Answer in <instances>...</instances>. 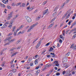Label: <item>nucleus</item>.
<instances>
[{
  "instance_id": "nucleus-1",
  "label": "nucleus",
  "mask_w": 76,
  "mask_h": 76,
  "mask_svg": "<svg viewBox=\"0 0 76 76\" xmlns=\"http://www.w3.org/2000/svg\"><path fill=\"white\" fill-rule=\"evenodd\" d=\"M12 38V37H10L7 38L5 39V41H8V42L6 44V45H9V44H10L11 42H12L15 41V39L11 40V38Z\"/></svg>"
},
{
  "instance_id": "nucleus-2",
  "label": "nucleus",
  "mask_w": 76,
  "mask_h": 76,
  "mask_svg": "<svg viewBox=\"0 0 76 76\" xmlns=\"http://www.w3.org/2000/svg\"><path fill=\"white\" fill-rule=\"evenodd\" d=\"M38 23H36L34 24L33 25H32L31 27H29V28L28 29V30L27 31V32H28L31 31V30L32 29H33V28H34V27L36 26L37 25H38Z\"/></svg>"
},
{
  "instance_id": "nucleus-3",
  "label": "nucleus",
  "mask_w": 76,
  "mask_h": 76,
  "mask_svg": "<svg viewBox=\"0 0 76 76\" xmlns=\"http://www.w3.org/2000/svg\"><path fill=\"white\" fill-rule=\"evenodd\" d=\"M26 19L27 20L28 22L30 23V22H32V20H31V19L28 16H26Z\"/></svg>"
},
{
  "instance_id": "nucleus-4",
  "label": "nucleus",
  "mask_w": 76,
  "mask_h": 76,
  "mask_svg": "<svg viewBox=\"0 0 76 76\" xmlns=\"http://www.w3.org/2000/svg\"><path fill=\"white\" fill-rule=\"evenodd\" d=\"M8 16L7 18V20H9V19H11V18L12 17V15H10V14H8Z\"/></svg>"
},
{
  "instance_id": "nucleus-5",
  "label": "nucleus",
  "mask_w": 76,
  "mask_h": 76,
  "mask_svg": "<svg viewBox=\"0 0 76 76\" xmlns=\"http://www.w3.org/2000/svg\"><path fill=\"white\" fill-rule=\"evenodd\" d=\"M23 26H24L23 25H22L21 26H20L19 28H18L16 30V31H18L19 30H20V29H21L22 28H23Z\"/></svg>"
},
{
  "instance_id": "nucleus-6",
  "label": "nucleus",
  "mask_w": 76,
  "mask_h": 76,
  "mask_svg": "<svg viewBox=\"0 0 76 76\" xmlns=\"http://www.w3.org/2000/svg\"><path fill=\"white\" fill-rule=\"evenodd\" d=\"M40 44H41V41H40L36 47V49H37L38 47H39V45H40Z\"/></svg>"
},
{
  "instance_id": "nucleus-7",
  "label": "nucleus",
  "mask_w": 76,
  "mask_h": 76,
  "mask_svg": "<svg viewBox=\"0 0 76 76\" xmlns=\"http://www.w3.org/2000/svg\"><path fill=\"white\" fill-rule=\"evenodd\" d=\"M5 64L6 62H3L2 63V64L1 65V66H2V67H4Z\"/></svg>"
},
{
  "instance_id": "nucleus-8",
  "label": "nucleus",
  "mask_w": 76,
  "mask_h": 76,
  "mask_svg": "<svg viewBox=\"0 0 76 76\" xmlns=\"http://www.w3.org/2000/svg\"><path fill=\"white\" fill-rule=\"evenodd\" d=\"M7 26V25H6V24L5 23L4 24L3 26L1 27V28H6Z\"/></svg>"
},
{
  "instance_id": "nucleus-9",
  "label": "nucleus",
  "mask_w": 76,
  "mask_h": 76,
  "mask_svg": "<svg viewBox=\"0 0 76 76\" xmlns=\"http://www.w3.org/2000/svg\"><path fill=\"white\" fill-rule=\"evenodd\" d=\"M32 60V59L30 58L27 61V63H30V62Z\"/></svg>"
},
{
  "instance_id": "nucleus-10",
  "label": "nucleus",
  "mask_w": 76,
  "mask_h": 76,
  "mask_svg": "<svg viewBox=\"0 0 76 76\" xmlns=\"http://www.w3.org/2000/svg\"><path fill=\"white\" fill-rule=\"evenodd\" d=\"M54 25V24H52L50 25V26L48 27V28L49 29H50V28H51V27L53 26V25Z\"/></svg>"
},
{
  "instance_id": "nucleus-11",
  "label": "nucleus",
  "mask_w": 76,
  "mask_h": 76,
  "mask_svg": "<svg viewBox=\"0 0 76 76\" xmlns=\"http://www.w3.org/2000/svg\"><path fill=\"white\" fill-rule=\"evenodd\" d=\"M73 31H74V32L73 33V34H76V28H74V29H73Z\"/></svg>"
},
{
  "instance_id": "nucleus-12",
  "label": "nucleus",
  "mask_w": 76,
  "mask_h": 76,
  "mask_svg": "<svg viewBox=\"0 0 76 76\" xmlns=\"http://www.w3.org/2000/svg\"><path fill=\"white\" fill-rule=\"evenodd\" d=\"M21 41H22V40L21 39H20L19 40H18L16 42L17 44H18Z\"/></svg>"
},
{
  "instance_id": "nucleus-13",
  "label": "nucleus",
  "mask_w": 76,
  "mask_h": 76,
  "mask_svg": "<svg viewBox=\"0 0 76 76\" xmlns=\"http://www.w3.org/2000/svg\"><path fill=\"white\" fill-rule=\"evenodd\" d=\"M17 53H18L15 52L14 53H13L11 57H13V56H15V55H16V54H17Z\"/></svg>"
},
{
  "instance_id": "nucleus-14",
  "label": "nucleus",
  "mask_w": 76,
  "mask_h": 76,
  "mask_svg": "<svg viewBox=\"0 0 76 76\" xmlns=\"http://www.w3.org/2000/svg\"><path fill=\"white\" fill-rule=\"evenodd\" d=\"M57 12H54L53 14V16H56V15H57Z\"/></svg>"
},
{
  "instance_id": "nucleus-15",
  "label": "nucleus",
  "mask_w": 76,
  "mask_h": 76,
  "mask_svg": "<svg viewBox=\"0 0 76 76\" xmlns=\"http://www.w3.org/2000/svg\"><path fill=\"white\" fill-rule=\"evenodd\" d=\"M70 52H68L67 53L66 55V57H67V56H69V55H70Z\"/></svg>"
},
{
  "instance_id": "nucleus-16",
  "label": "nucleus",
  "mask_w": 76,
  "mask_h": 76,
  "mask_svg": "<svg viewBox=\"0 0 76 76\" xmlns=\"http://www.w3.org/2000/svg\"><path fill=\"white\" fill-rule=\"evenodd\" d=\"M15 67V65H14V64H12L11 65V67L12 69H13V68H14V67Z\"/></svg>"
},
{
  "instance_id": "nucleus-17",
  "label": "nucleus",
  "mask_w": 76,
  "mask_h": 76,
  "mask_svg": "<svg viewBox=\"0 0 76 76\" xmlns=\"http://www.w3.org/2000/svg\"><path fill=\"white\" fill-rule=\"evenodd\" d=\"M35 64H38V60L36 59L35 61Z\"/></svg>"
},
{
  "instance_id": "nucleus-18",
  "label": "nucleus",
  "mask_w": 76,
  "mask_h": 76,
  "mask_svg": "<svg viewBox=\"0 0 76 76\" xmlns=\"http://www.w3.org/2000/svg\"><path fill=\"white\" fill-rule=\"evenodd\" d=\"M12 70H13V73H15V72H16V69H12Z\"/></svg>"
},
{
  "instance_id": "nucleus-19",
  "label": "nucleus",
  "mask_w": 76,
  "mask_h": 76,
  "mask_svg": "<svg viewBox=\"0 0 76 76\" xmlns=\"http://www.w3.org/2000/svg\"><path fill=\"white\" fill-rule=\"evenodd\" d=\"M47 13V12L46 11V10L44 11V13H43V15H45V14H46V13Z\"/></svg>"
},
{
  "instance_id": "nucleus-20",
  "label": "nucleus",
  "mask_w": 76,
  "mask_h": 76,
  "mask_svg": "<svg viewBox=\"0 0 76 76\" xmlns=\"http://www.w3.org/2000/svg\"><path fill=\"white\" fill-rule=\"evenodd\" d=\"M54 50V49L53 48H50L49 51H52V50Z\"/></svg>"
},
{
  "instance_id": "nucleus-21",
  "label": "nucleus",
  "mask_w": 76,
  "mask_h": 76,
  "mask_svg": "<svg viewBox=\"0 0 76 76\" xmlns=\"http://www.w3.org/2000/svg\"><path fill=\"white\" fill-rule=\"evenodd\" d=\"M12 24H10L8 26V28H10V29H11V28H12Z\"/></svg>"
},
{
  "instance_id": "nucleus-22",
  "label": "nucleus",
  "mask_w": 76,
  "mask_h": 76,
  "mask_svg": "<svg viewBox=\"0 0 76 76\" xmlns=\"http://www.w3.org/2000/svg\"><path fill=\"white\" fill-rule=\"evenodd\" d=\"M1 6L2 7H4V8L5 7V5H4V4H2L1 5Z\"/></svg>"
},
{
  "instance_id": "nucleus-23",
  "label": "nucleus",
  "mask_w": 76,
  "mask_h": 76,
  "mask_svg": "<svg viewBox=\"0 0 76 76\" xmlns=\"http://www.w3.org/2000/svg\"><path fill=\"white\" fill-rule=\"evenodd\" d=\"M74 46H75V45H74V44H72L70 47V48H73V47H74Z\"/></svg>"
},
{
  "instance_id": "nucleus-24",
  "label": "nucleus",
  "mask_w": 76,
  "mask_h": 76,
  "mask_svg": "<svg viewBox=\"0 0 76 76\" xmlns=\"http://www.w3.org/2000/svg\"><path fill=\"white\" fill-rule=\"evenodd\" d=\"M51 42H50L48 43L45 45V46H48V45H50V43H51Z\"/></svg>"
},
{
  "instance_id": "nucleus-25",
  "label": "nucleus",
  "mask_w": 76,
  "mask_h": 76,
  "mask_svg": "<svg viewBox=\"0 0 76 76\" xmlns=\"http://www.w3.org/2000/svg\"><path fill=\"white\" fill-rule=\"evenodd\" d=\"M45 51H46V50H45V49L42 52L41 54H44V53H45Z\"/></svg>"
},
{
  "instance_id": "nucleus-26",
  "label": "nucleus",
  "mask_w": 76,
  "mask_h": 76,
  "mask_svg": "<svg viewBox=\"0 0 76 76\" xmlns=\"http://www.w3.org/2000/svg\"><path fill=\"white\" fill-rule=\"evenodd\" d=\"M2 2L3 3H4V4H6V1L5 0H2Z\"/></svg>"
},
{
  "instance_id": "nucleus-27",
  "label": "nucleus",
  "mask_w": 76,
  "mask_h": 76,
  "mask_svg": "<svg viewBox=\"0 0 76 76\" xmlns=\"http://www.w3.org/2000/svg\"><path fill=\"white\" fill-rule=\"evenodd\" d=\"M38 39H35L33 42V44H34V43H35V42H36V41H37Z\"/></svg>"
},
{
  "instance_id": "nucleus-28",
  "label": "nucleus",
  "mask_w": 76,
  "mask_h": 76,
  "mask_svg": "<svg viewBox=\"0 0 76 76\" xmlns=\"http://www.w3.org/2000/svg\"><path fill=\"white\" fill-rule=\"evenodd\" d=\"M76 24V22H75V23H73L72 24V26H75V24Z\"/></svg>"
},
{
  "instance_id": "nucleus-29",
  "label": "nucleus",
  "mask_w": 76,
  "mask_h": 76,
  "mask_svg": "<svg viewBox=\"0 0 76 76\" xmlns=\"http://www.w3.org/2000/svg\"><path fill=\"white\" fill-rule=\"evenodd\" d=\"M39 66H40V67H41V66H43V64H40L39 65Z\"/></svg>"
},
{
  "instance_id": "nucleus-30",
  "label": "nucleus",
  "mask_w": 76,
  "mask_h": 76,
  "mask_svg": "<svg viewBox=\"0 0 76 76\" xmlns=\"http://www.w3.org/2000/svg\"><path fill=\"white\" fill-rule=\"evenodd\" d=\"M73 31H74L73 29L72 30H71L70 32H69V34H71V33H72V32H73Z\"/></svg>"
},
{
  "instance_id": "nucleus-31",
  "label": "nucleus",
  "mask_w": 76,
  "mask_h": 76,
  "mask_svg": "<svg viewBox=\"0 0 76 76\" xmlns=\"http://www.w3.org/2000/svg\"><path fill=\"white\" fill-rule=\"evenodd\" d=\"M15 28H16V26H14V27L13 28V30H12V32H14V31H15Z\"/></svg>"
},
{
  "instance_id": "nucleus-32",
  "label": "nucleus",
  "mask_w": 76,
  "mask_h": 76,
  "mask_svg": "<svg viewBox=\"0 0 76 76\" xmlns=\"http://www.w3.org/2000/svg\"><path fill=\"white\" fill-rule=\"evenodd\" d=\"M40 72V70H38L36 72L37 74H38Z\"/></svg>"
},
{
  "instance_id": "nucleus-33",
  "label": "nucleus",
  "mask_w": 76,
  "mask_h": 76,
  "mask_svg": "<svg viewBox=\"0 0 76 76\" xmlns=\"http://www.w3.org/2000/svg\"><path fill=\"white\" fill-rule=\"evenodd\" d=\"M57 9H58V7H56L53 11L54 12H55V11H56V10H57Z\"/></svg>"
},
{
  "instance_id": "nucleus-34",
  "label": "nucleus",
  "mask_w": 76,
  "mask_h": 76,
  "mask_svg": "<svg viewBox=\"0 0 76 76\" xmlns=\"http://www.w3.org/2000/svg\"><path fill=\"white\" fill-rule=\"evenodd\" d=\"M69 31H70V30H68L67 31H66L65 32L66 34H67L68 33V32H69Z\"/></svg>"
},
{
  "instance_id": "nucleus-35",
  "label": "nucleus",
  "mask_w": 76,
  "mask_h": 76,
  "mask_svg": "<svg viewBox=\"0 0 76 76\" xmlns=\"http://www.w3.org/2000/svg\"><path fill=\"white\" fill-rule=\"evenodd\" d=\"M22 5L23 7H25V4L24 3H23Z\"/></svg>"
},
{
  "instance_id": "nucleus-36",
  "label": "nucleus",
  "mask_w": 76,
  "mask_h": 76,
  "mask_svg": "<svg viewBox=\"0 0 76 76\" xmlns=\"http://www.w3.org/2000/svg\"><path fill=\"white\" fill-rule=\"evenodd\" d=\"M12 73L11 72V73H10L9 74V75H8V76H12Z\"/></svg>"
},
{
  "instance_id": "nucleus-37",
  "label": "nucleus",
  "mask_w": 76,
  "mask_h": 76,
  "mask_svg": "<svg viewBox=\"0 0 76 76\" xmlns=\"http://www.w3.org/2000/svg\"><path fill=\"white\" fill-rule=\"evenodd\" d=\"M72 22V20H70L68 23V24L69 25H70V23H71V22Z\"/></svg>"
},
{
  "instance_id": "nucleus-38",
  "label": "nucleus",
  "mask_w": 76,
  "mask_h": 76,
  "mask_svg": "<svg viewBox=\"0 0 76 76\" xmlns=\"http://www.w3.org/2000/svg\"><path fill=\"white\" fill-rule=\"evenodd\" d=\"M22 4L21 2H20V3H17V6H18L19 5H20V4Z\"/></svg>"
},
{
  "instance_id": "nucleus-39",
  "label": "nucleus",
  "mask_w": 76,
  "mask_h": 76,
  "mask_svg": "<svg viewBox=\"0 0 76 76\" xmlns=\"http://www.w3.org/2000/svg\"><path fill=\"white\" fill-rule=\"evenodd\" d=\"M67 14H68V13H66V14L64 15L63 16V17L64 18H65L66 16V15H67Z\"/></svg>"
},
{
  "instance_id": "nucleus-40",
  "label": "nucleus",
  "mask_w": 76,
  "mask_h": 76,
  "mask_svg": "<svg viewBox=\"0 0 76 76\" xmlns=\"http://www.w3.org/2000/svg\"><path fill=\"white\" fill-rule=\"evenodd\" d=\"M7 9H10V8H11V7H10V6L9 5H8L7 7Z\"/></svg>"
},
{
  "instance_id": "nucleus-41",
  "label": "nucleus",
  "mask_w": 76,
  "mask_h": 76,
  "mask_svg": "<svg viewBox=\"0 0 76 76\" xmlns=\"http://www.w3.org/2000/svg\"><path fill=\"white\" fill-rule=\"evenodd\" d=\"M56 76H59L60 75V74L59 72L57 73L56 74Z\"/></svg>"
},
{
  "instance_id": "nucleus-42",
  "label": "nucleus",
  "mask_w": 76,
  "mask_h": 76,
  "mask_svg": "<svg viewBox=\"0 0 76 76\" xmlns=\"http://www.w3.org/2000/svg\"><path fill=\"white\" fill-rule=\"evenodd\" d=\"M54 63L55 64H57V63H58V62L57 61H54Z\"/></svg>"
},
{
  "instance_id": "nucleus-43",
  "label": "nucleus",
  "mask_w": 76,
  "mask_h": 76,
  "mask_svg": "<svg viewBox=\"0 0 76 76\" xmlns=\"http://www.w3.org/2000/svg\"><path fill=\"white\" fill-rule=\"evenodd\" d=\"M47 3V2L46 1L44 2L42 4V5H45V4Z\"/></svg>"
},
{
  "instance_id": "nucleus-44",
  "label": "nucleus",
  "mask_w": 76,
  "mask_h": 76,
  "mask_svg": "<svg viewBox=\"0 0 76 76\" xmlns=\"http://www.w3.org/2000/svg\"><path fill=\"white\" fill-rule=\"evenodd\" d=\"M14 49H16V48H13L12 49L10 50V51H13V50H14Z\"/></svg>"
},
{
  "instance_id": "nucleus-45",
  "label": "nucleus",
  "mask_w": 76,
  "mask_h": 76,
  "mask_svg": "<svg viewBox=\"0 0 76 76\" xmlns=\"http://www.w3.org/2000/svg\"><path fill=\"white\" fill-rule=\"evenodd\" d=\"M65 3H64L63 5L61 6V8H63V7L64 6V4H65Z\"/></svg>"
},
{
  "instance_id": "nucleus-46",
  "label": "nucleus",
  "mask_w": 76,
  "mask_h": 76,
  "mask_svg": "<svg viewBox=\"0 0 76 76\" xmlns=\"http://www.w3.org/2000/svg\"><path fill=\"white\" fill-rule=\"evenodd\" d=\"M39 67H40L39 66V65H38V66L36 67L35 69H39Z\"/></svg>"
},
{
  "instance_id": "nucleus-47",
  "label": "nucleus",
  "mask_w": 76,
  "mask_h": 76,
  "mask_svg": "<svg viewBox=\"0 0 76 76\" xmlns=\"http://www.w3.org/2000/svg\"><path fill=\"white\" fill-rule=\"evenodd\" d=\"M45 67H46V68H47V67H48V64H46Z\"/></svg>"
},
{
  "instance_id": "nucleus-48",
  "label": "nucleus",
  "mask_w": 76,
  "mask_h": 76,
  "mask_svg": "<svg viewBox=\"0 0 76 76\" xmlns=\"http://www.w3.org/2000/svg\"><path fill=\"white\" fill-rule=\"evenodd\" d=\"M74 47L73 49H74V50H76V45L75 46H74Z\"/></svg>"
},
{
  "instance_id": "nucleus-49",
  "label": "nucleus",
  "mask_w": 76,
  "mask_h": 76,
  "mask_svg": "<svg viewBox=\"0 0 76 76\" xmlns=\"http://www.w3.org/2000/svg\"><path fill=\"white\" fill-rule=\"evenodd\" d=\"M61 12H62V11H60L58 14V15H60V14L61 13Z\"/></svg>"
},
{
  "instance_id": "nucleus-50",
  "label": "nucleus",
  "mask_w": 76,
  "mask_h": 76,
  "mask_svg": "<svg viewBox=\"0 0 76 76\" xmlns=\"http://www.w3.org/2000/svg\"><path fill=\"white\" fill-rule=\"evenodd\" d=\"M5 24H9V21L7 22L6 23H5Z\"/></svg>"
},
{
  "instance_id": "nucleus-51",
  "label": "nucleus",
  "mask_w": 76,
  "mask_h": 76,
  "mask_svg": "<svg viewBox=\"0 0 76 76\" xmlns=\"http://www.w3.org/2000/svg\"><path fill=\"white\" fill-rule=\"evenodd\" d=\"M39 19H40L39 18V17H37V18H36V19L37 20H39Z\"/></svg>"
},
{
  "instance_id": "nucleus-52",
  "label": "nucleus",
  "mask_w": 76,
  "mask_h": 76,
  "mask_svg": "<svg viewBox=\"0 0 76 76\" xmlns=\"http://www.w3.org/2000/svg\"><path fill=\"white\" fill-rule=\"evenodd\" d=\"M59 42L60 43H61V42H62V39H60L59 40Z\"/></svg>"
},
{
  "instance_id": "nucleus-53",
  "label": "nucleus",
  "mask_w": 76,
  "mask_h": 76,
  "mask_svg": "<svg viewBox=\"0 0 76 76\" xmlns=\"http://www.w3.org/2000/svg\"><path fill=\"white\" fill-rule=\"evenodd\" d=\"M60 37L61 38V39H62V38H63V36L62 35H60Z\"/></svg>"
},
{
  "instance_id": "nucleus-54",
  "label": "nucleus",
  "mask_w": 76,
  "mask_h": 76,
  "mask_svg": "<svg viewBox=\"0 0 76 76\" xmlns=\"http://www.w3.org/2000/svg\"><path fill=\"white\" fill-rule=\"evenodd\" d=\"M70 0H67L66 1V2L67 3H69V1H70Z\"/></svg>"
},
{
  "instance_id": "nucleus-55",
  "label": "nucleus",
  "mask_w": 76,
  "mask_h": 76,
  "mask_svg": "<svg viewBox=\"0 0 76 76\" xmlns=\"http://www.w3.org/2000/svg\"><path fill=\"white\" fill-rule=\"evenodd\" d=\"M70 16V14H69L68 15V16H66V18L67 19H68V18H69V17Z\"/></svg>"
},
{
  "instance_id": "nucleus-56",
  "label": "nucleus",
  "mask_w": 76,
  "mask_h": 76,
  "mask_svg": "<svg viewBox=\"0 0 76 76\" xmlns=\"http://www.w3.org/2000/svg\"><path fill=\"white\" fill-rule=\"evenodd\" d=\"M51 57V56L50 55H47V57L48 58H49V57Z\"/></svg>"
},
{
  "instance_id": "nucleus-57",
  "label": "nucleus",
  "mask_w": 76,
  "mask_h": 76,
  "mask_svg": "<svg viewBox=\"0 0 76 76\" xmlns=\"http://www.w3.org/2000/svg\"><path fill=\"white\" fill-rule=\"evenodd\" d=\"M56 66H59V64H58V63H57L56 64Z\"/></svg>"
},
{
  "instance_id": "nucleus-58",
  "label": "nucleus",
  "mask_w": 76,
  "mask_h": 76,
  "mask_svg": "<svg viewBox=\"0 0 76 76\" xmlns=\"http://www.w3.org/2000/svg\"><path fill=\"white\" fill-rule=\"evenodd\" d=\"M54 20V18H53V19H52V20H51V22H53Z\"/></svg>"
},
{
  "instance_id": "nucleus-59",
  "label": "nucleus",
  "mask_w": 76,
  "mask_h": 76,
  "mask_svg": "<svg viewBox=\"0 0 76 76\" xmlns=\"http://www.w3.org/2000/svg\"><path fill=\"white\" fill-rule=\"evenodd\" d=\"M29 8H30V7H27V10H29Z\"/></svg>"
},
{
  "instance_id": "nucleus-60",
  "label": "nucleus",
  "mask_w": 76,
  "mask_h": 76,
  "mask_svg": "<svg viewBox=\"0 0 76 76\" xmlns=\"http://www.w3.org/2000/svg\"><path fill=\"white\" fill-rule=\"evenodd\" d=\"M65 73H66V72L64 71H63V74L64 75L65 74Z\"/></svg>"
},
{
  "instance_id": "nucleus-61",
  "label": "nucleus",
  "mask_w": 76,
  "mask_h": 76,
  "mask_svg": "<svg viewBox=\"0 0 76 76\" xmlns=\"http://www.w3.org/2000/svg\"><path fill=\"white\" fill-rule=\"evenodd\" d=\"M72 75H74V74H75V72L74 71H73L72 72Z\"/></svg>"
},
{
  "instance_id": "nucleus-62",
  "label": "nucleus",
  "mask_w": 76,
  "mask_h": 76,
  "mask_svg": "<svg viewBox=\"0 0 76 76\" xmlns=\"http://www.w3.org/2000/svg\"><path fill=\"white\" fill-rule=\"evenodd\" d=\"M21 73H20L18 74V76H20L21 75Z\"/></svg>"
},
{
  "instance_id": "nucleus-63",
  "label": "nucleus",
  "mask_w": 76,
  "mask_h": 76,
  "mask_svg": "<svg viewBox=\"0 0 76 76\" xmlns=\"http://www.w3.org/2000/svg\"><path fill=\"white\" fill-rule=\"evenodd\" d=\"M73 37L74 38H75V37H76V34H75L74 35Z\"/></svg>"
},
{
  "instance_id": "nucleus-64",
  "label": "nucleus",
  "mask_w": 76,
  "mask_h": 76,
  "mask_svg": "<svg viewBox=\"0 0 76 76\" xmlns=\"http://www.w3.org/2000/svg\"><path fill=\"white\" fill-rule=\"evenodd\" d=\"M50 54H51L52 55H54L55 54L54 53H50Z\"/></svg>"
}]
</instances>
